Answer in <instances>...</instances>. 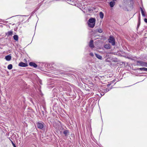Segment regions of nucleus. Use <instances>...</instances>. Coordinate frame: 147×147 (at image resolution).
I'll return each instance as SVG.
<instances>
[{
	"instance_id": "6ab92c4d",
	"label": "nucleus",
	"mask_w": 147,
	"mask_h": 147,
	"mask_svg": "<svg viewBox=\"0 0 147 147\" xmlns=\"http://www.w3.org/2000/svg\"><path fill=\"white\" fill-rule=\"evenodd\" d=\"M98 31L99 33H102V30L100 28L98 29Z\"/></svg>"
},
{
	"instance_id": "5701e85b",
	"label": "nucleus",
	"mask_w": 147,
	"mask_h": 147,
	"mask_svg": "<svg viewBox=\"0 0 147 147\" xmlns=\"http://www.w3.org/2000/svg\"><path fill=\"white\" fill-rule=\"evenodd\" d=\"M113 1H116L117 0H112Z\"/></svg>"
},
{
	"instance_id": "4468645a",
	"label": "nucleus",
	"mask_w": 147,
	"mask_h": 147,
	"mask_svg": "<svg viewBox=\"0 0 147 147\" xmlns=\"http://www.w3.org/2000/svg\"><path fill=\"white\" fill-rule=\"evenodd\" d=\"M100 17V18H103L104 14L102 12H100L99 13Z\"/></svg>"
},
{
	"instance_id": "4be33fe9",
	"label": "nucleus",
	"mask_w": 147,
	"mask_h": 147,
	"mask_svg": "<svg viewBox=\"0 0 147 147\" xmlns=\"http://www.w3.org/2000/svg\"><path fill=\"white\" fill-rule=\"evenodd\" d=\"M144 21L145 22L147 23V19L145 18L144 19Z\"/></svg>"
},
{
	"instance_id": "20e7f679",
	"label": "nucleus",
	"mask_w": 147,
	"mask_h": 147,
	"mask_svg": "<svg viewBox=\"0 0 147 147\" xmlns=\"http://www.w3.org/2000/svg\"><path fill=\"white\" fill-rule=\"evenodd\" d=\"M37 127L38 128L40 129H42L43 127V125L42 123L39 122H38L36 123Z\"/></svg>"
},
{
	"instance_id": "9b49d317",
	"label": "nucleus",
	"mask_w": 147,
	"mask_h": 147,
	"mask_svg": "<svg viewBox=\"0 0 147 147\" xmlns=\"http://www.w3.org/2000/svg\"><path fill=\"white\" fill-rule=\"evenodd\" d=\"M96 56L100 60H101L102 59V57L98 54H95Z\"/></svg>"
},
{
	"instance_id": "f8f14e48",
	"label": "nucleus",
	"mask_w": 147,
	"mask_h": 147,
	"mask_svg": "<svg viewBox=\"0 0 147 147\" xmlns=\"http://www.w3.org/2000/svg\"><path fill=\"white\" fill-rule=\"evenodd\" d=\"M140 9L141 11V13L142 16L144 17H145V14L144 12V10H143L142 8L141 7H140Z\"/></svg>"
},
{
	"instance_id": "39448f33",
	"label": "nucleus",
	"mask_w": 147,
	"mask_h": 147,
	"mask_svg": "<svg viewBox=\"0 0 147 147\" xmlns=\"http://www.w3.org/2000/svg\"><path fill=\"white\" fill-rule=\"evenodd\" d=\"M19 65L21 67H25L27 66V64L23 62H21L19 63Z\"/></svg>"
},
{
	"instance_id": "2eb2a0df",
	"label": "nucleus",
	"mask_w": 147,
	"mask_h": 147,
	"mask_svg": "<svg viewBox=\"0 0 147 147\" xmlns=\"http://www.w3.org/2000/svg\"><path fill=\"white\" fill-rule=\"evenodd\" d=\"M138 69V70H140L141 71H146V68L145 67H142L139 68Z\"/></svg>"
},
{
	"instance_id": "f3484780",
	"label": "nucleus",
	"mask_w": 147,
	"mask_h": 147,
	"mask_svg": "<svg viewBox=\"0 0 147 147\" xmlns=\"http://www.w3.org/2000/svg\"><path fill=\"white\" fill-rule=\"evenodd\" d=\"M105 48L107 49H109L110 48V46L109 44H106L105 46Z\"/></svg>"
},
{
	"instance_id": "aec40b11",
	"label": "nucleus",
	"mask_w": 147,
	"mask_h": 147,
	"mask_svg": "<svg viewBox=\"0 0 147 147\" xmlns=\"http://www.w3.org/2000/svg\"><path fill=\"white\" fill-rule=\"evenodd\" d=\"M91 56L93 57L94 56V55L93 53H90L89 54Z\"/></svg>"
},
{
	"instance_id": "dca6fc26",
	"label": "nucleus",
	"mask_w": 147,
	"mask_h": 147,
	"mask_svg": "<svg viewBox=\"0 0 147 147\" xmlns=\"http://www.w3.org/2000/svg\"><path fill=\"white\" fill-rule=\"evenodd\" d=\"M13 34V31H9L7 32V36H9L10 35H11Z\"/></svg>"
},
{
	"instance_id": "1a4fd4ad",
	"label": "nucleus",
	"mask_w": 147,
	"mask_h": 147,
	"mask_svg": "<svg viewBox=\"0 0 147 147\" xmlns=\"http://www.w3.org/2000/svg\"><path fill=\"white\" fill-rule=\"evenodd\" d=\"M5 59L7 61H9L11 59V57L10 55H8L5 56Z\"/></svg>"
},
{
	"instance_id": "b1692460",
	"label": "nucleus",
	"mask_w": 147,
	"mask_h": 147,
	"mask_svg": "<svg viewBox=\"0 0 147 147\" xmlns=\"http://www.w3.org/2000/svg\"><path fill=\"white\" fill-rule=\"evenodd\" d=\"M147 71V68H146V71Z\"/></svg>"
},
{
	"instance_id": "ddd939ff",
	"label": "nucleus",
	"mask_w": 147,
	"mask_h": 147,
	"mask_svg": "<svg viewBox=\"0 0 147 147\" xmlns=\"http://www.w3.org/2000/svg\"><path fill=\"white\" fill-rule=\"evenodd\" d=\"M68 131L67 130H64L63 132V133L65 136H67L68 135Z\"/></svg>"
},
{
	"instance_id": "f257e3e1",
	"label": "nucleus",
	"mask_w": 147,
	"mask_h": 147,
	"mask_svg": "<svg viewBox=\"0 0 147 147\" xmlns=\"http://www.w3.org/2000/svg\"><path fill=\"white\" fill-rule=\"evenodd\" d=\"M95 22L96 19L95 18H90L88 22V26L91 28H94L95 26Z\"/></svg>"
},
{
	"instance_id": "f03ea898",
	"label": "nucleus",
	"mask_w": 147,
	"mask_h": 147,
	"mask_svg": "<svg viewBox=\"0 0 147 147\" xmlns=\"http://www.w3.org/2000/svg\"><path fill=\"white\" fill-rule=\"evenodd\" d=\"M137 65H140L142 66H144L147 67V63L144 62L142 61H137Z\"/></svg>"
},
{
	"instance_id": "9d476101",
	"label": "nucleus",
	"mask_w": 147,
	"mask_h": 147,
	"mask_svg": "<svg viewBox=\"0 0 147 147\" xmlns=\"http://www.w3.org/2000/svg\"><path fill=\"white\" fill-rule=\"evenodd\" d=\"M13 38L16 41H18V36L17 35H14L13 36Z\"/></svg>"
},
{
	"instance_id": "0eeeda50",
	"label": "nucleus",
	"mask_w": 147,
	"mask_h": 147,
	"mask_svg": "<svg viewBox=\"0 0 147 147\" xmlns=\"http://www.w3.org/2000/svg\"><path fill=\"white\" fill-rule=\"evenodd\" d=\"M29 65L31 66H33L34 67H37V65L35 63L31 62L29 63Z\"/></svg>"
},
{
	"instance_id": "6e6552de",
	"label": "nucleus",
	"mask_w": 147,
	"mask_h": 147,
	"mask_svg": "<svg viewBox=\"0 0 147 147\" xmlns=\"http://www.w3.org/2000/svg\"><path fill=\"white\" fill-rule=\"evenodd\" d=\"M115 4V1H111L109 3V5L111 7H114Z\"/></svg>"
},
{
	"instance_id": "7ed1b4c3",
	"label": "nucleus",
	"mask_w": 147,
	"mask_h": 147,
	"mask_svg": "<svg viewBox=\"0 0 147 147\" xmlns=\"http://www.w3.org/2000/svg\"><path fill=\"white\" fill-rule=\"evenodd\" d=\"M109 42L110 43H111L112 45H115V40L114 38L111 36H110L109 38Z\"/></svg>"
},
{
	"instance_id": "a211bd4d",
	"label": "nucleus",
	"mask_w": 147,
	"mask_h": 147,
	"mask_svg": "<svg viewBox=\"0 0 147 147\" xmlns=\"http://www.w3.org/2000/svg\"><path fill=\"white\" fill-rule=\"evenodd\" d=\"M12 68V65L10 64L8 65L7 68L9 69H11Z\"/></svg>"
},
{
	"instance_id": "423d86ee",
	"label": "nucleus",
	"mask_w": 147,
	"mask_h": 147,
	"mask_svg": "<svg viewBox=\"0 0 147 147\" xmlns=\"http://www.w3.org/2000/svg\"><path fill=\"white\" fill-rule=\"evenodd\" d=\"M93 42V41L92 40H91L90 42L89 46L91 48H93L94 47Z\"/></svg>"
},
{
	"instance_id": "412c9836",
	"label": "nucleus",
	"mask_w": 147,
	"mask_h": 147,
	"mask_svg": "<svg viewBox=\"0 0 147 147\" xmlns=\"http://www.w3.org/2000/svg\"><path fill=\"white\" fill-rule=\"evenodd\" d=\"M11 142L13 146V147H16V146L15 144L11 140Z\"/></svg>"
}]
</instances>
